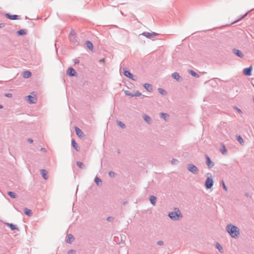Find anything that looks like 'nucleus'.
<instances>
[{"instance_id": "1", "label": "nucleus", "mask_w": 254, "mask_h": 254, "mask_svg": "<svg viewBox=\"0 0 254 254\" xmlns=\"http://www.w3.org/2000/svg\"><path fill=\"white\" fill-rule=\"evenodd\" d=\"M226 231L232 238L234 239L238 238L240 235L239 229L236 226L231 223L226 226Z\"/></svg>"}, {"instance_id": "2", "label": "nucleus", "mask_w": 254, "mask_h": 254, "mask_svg": "<svg viewBox=\"0 0 254 254\" xmlns=\"http://www.w3.org/2000/svg\"><path fill=\"white\" fill-rule=\"evenodd\" d=\"M174 211L170 212L168 213L169 218L173 221H178L183 217V215L178 207H175Z\"/></svg>"}, {"instance_id": "3", "label": "nucleus", "mask_w": 254, "mask_h": 254, "mask_svg": "<svg viewBox=\"0 0 254 254\" xmlns=\"http://www.w3.org/2000/svg\"><path fill=\"white\" fill-rule=\"evenodd\" d=\"M187 169L193 174H197L199 172L198 169L193 164H189L187 165Z\"/></svg>"}, {"instance_id": "4", "label": "nucleus", "mask_w": 254, "mask_h": 254, "mask_svg": "<svg viewBox=\"0 0 254 254\" xmlns=\"http://www.w3.org/2000/svg\"><path fill=\"white\" fill-rule=\"evenodd\" d=\"M213 185V180L211 177H207L205 183V187L207 189H211Z\"/></svg>"}, {"instance_id": "5", "label": "nucleus", "mask_w": 254, "mask_h": 254, "mask_svg": "<svg viewBox=\"0 0 254 254\" xmlns=\"http://www.w3.org/2000/svg\"><path fill=\"white\" fill-rule=\"evenodd\" d=\"M142 35L146 37L148 39H152V38L155 37L156 36L158 35L159 34L155 32L149 33L148 32H144L141 34Z\"/></svg>"}, {"instance_id": "6", "label": "nucleus", "mask_w": 254, "mask_h": 254, "mask_svg": "<svg viewBox=\"0 0 254 254\" xmlns=\"http://www.w3.org/2000/svg\"><path fill=\"white\" fill-rule=\"evenodd\" d=\"M206 158V164L209 168H212L214 166V163L212 162L207 155H205Z\"/></svg>"}, {"instance_id": "7", "label": "nucleus", "mask_w": 254, "mask_h": 254, "mask_svg": "<svg viewBox=\"0 0 254 254\" xmlns=\"http://www.w3.org/2000/svg\"><path fill=\"white\" fill-rule=\"evenodd\" d=\"M67 74L69 76H76L77 75L76 71L73 68L71 67L68 68L67 70Z\"/></svg>"}, {"instance_id": "8", "label": "nucleus", "mask_w": 254, "mask_h": 254, "mask_svg": "<svg viewBox=\"0 0 254 254\" xmlns=\"http://www.w3.org/2000/svg\"><path fill=\"white\" fill-rule=\"evenodd\" d=\"M124 74L128 78L132 79L133 81H136V79L134 78V76L133 75L132 73H131L129 71L127 70H125L124 68Z\"/></svg>"}, {"instance_id": "9", "label": "nucleus", "mask_w": 254, "mask_h": 254, "mask_svg": "<svg viewBox=\"0 0 254 254\" xmlns=\"http://www.w3.org/2000/svg\"><path fill=\"white\" fill-rule=\"evenodd\" d=\"M253 70V67L252 65L249 66V67H247L244 69L243 73L246 76H251L252 75V72Z\"/></svg>"}, {"instance_id": "10", "label": "nucleus", "mask_w": 254, "mask_h": 254, "mask_svg": "<svg viewBox=\"0 0 254 254\" xmlns=\"http://www.w3.org/2000/svg\"><path fill=\"white\" fill-rule=\"evenodd\" d=\"M75 130L76 135L80 138H83L85 136L83 131L77 127H75Z\"/></svg>"}, {"instance_id": "11", "label": "nucleus", "mask_w": 254, "mask_h": 254, "mask_svg": "<svg viewBox=\"0 0 254 254\" xmlns=\"http://www.w3.org/2000/svg\"><path fill=\"white\" fill-rule=\"evenodd\" d=\"M5 16L10 20H17L20 19V17L18 15H11L9 13H6Z\"/></svg>"}, {"instance_id": "12", "label": "nucleus", "mask_w": 254, "mask_h": 254, "mask_svg": "<svg viewBox=\"0 0 254 254\" xmlns=\"http://www.w3.org/2000/svg\"><path fill=\"white\" fill-rule=\"evenodd\" d=\"M26 98L27 102L30 104H34L37 100L36 97L32 96L31 95H28L26 96Z\"/></svg>"}, {"instance_id": "13", "label": "nucleus", "mask_w": 254, "mask_h": 254, "mask_svg": "<svg viewBox=\"0 0 254 254\" xmlns=\"http://www.w3.org/2000/svg\"><path fill=\"white\" fill-rule=\"evenodd\" d=\"M233 53L239 58H243L244 57V54L242 53V52L240 50L238 49H233Z\"/></svg>"}, {"instance_id": "14", "label": "nucleus", "mask_w": 254, "mask_h": 254, "mask_svg": "<svg viewBox=\"0 0 254 254\" xmlns=\"http://www.w3.org/2000/svg\"><path fill=\"white\" fill-rule=\"evenodd\" d=\"M172 76L178 81H181L183 80V78L180 76L179 74L177 72H175L172 73Z\"/></svg>"}, {"instance_id": "15", "label": "nucleus", "mask_w": 254, "mask_h": 254, "mask_svg": "<svg viewBox=\"0 0 254 254\" xmlns=\"http://www.w3.org/2000/svg\"><path fill=\"white\" fill-rule=\"evenodd\" d=\"M6 225L11 229V231H14L15 230H16L18 231H19L18 228L12 223H6Z\"/></svg>"}, {"instance_id": "16", "label": "nucleus", "mask_w": 254, "mask_h": 254, "mask_svg": "<svg viewBox=\"0 0 254 254\" xmlns=\"http://www.w3.org/2000/svg\"><path fill=\"white\" fill-rule=\"evenodd\" d=\"M69 40L70 42L73 43L74 45H77L78 44V41H77V37L76 35L75 36H69Z\"/></svg>"}, {"instance_id": "17", "label": "nucleus", "mask_w": 254, "mask_h": 254, "mask_svg": "<svg viewBox=\"0 0 254 254\" xmlns=\"http://www.w3.org/2000/svg\"><path fill=\"white\" fill-rule=\"evenodd\" d=\"M144 88L148 92H151L153 91L152 86L149 83H145L143 84Z\"/></svg>"}, {"instance_id": "18", "label": "nucleus", "mask_w": 254, "mask_h": 254, "mask_svg": "<svg viewBox=\"0 0 254 254\" xmlns=\"http://www.w3.org/2000/svg\"><path fill=\"white\" fill-rule=\"evenodd\" d=\"M67 238L66 240V242L68 244H71L72 242L74 240V237L71 234H67Z\"/></svg>"}, {"instance_id": "19", "label": "nucleus", "mask_w": 254, "mask_h": 254, "mask_svg": "<svg viewBox=\"0 0 254 254\" xmlns=\"http://www.w3.org/2000/svg\"><path fill=\"white\" fill-rule=\"evenodd\" d=\"M71 145H72V147L77 151H79V148L77 144L76 143L75 140L74 139H72V140H71Z\"/></svg>"}, {"instance_id": "20", "label": "nucleus", "mask_w": 254, "mask_h": 254, "mask_svg": "<svg viewBox=\"0 0 254 254\" xmlns=\"http://www.w3.org/2000/svg\"><path fill=\"white\" fill-rule=\"evenodd\" d=\"M85 45L86 47L90 50L92 51L93 49V45L92 42H91L89 41H85Z\"/></svg>"}, {"instance_id": "21", "label": "nucleus", "mask_w": 254, "mask_h": 254, "mask_svg": "<svg viewBox=\"0 0 254 254\" xmlns=\"http://www.w3.org/2000/svg\"><path fill=\"white\" fill-rule=\"evenodd\" d=\"M156 197L154 195H150L149 196V200L152 204L154 205L156 202Z\"/></svg>"}, {"instance_id": "22", "label": "nucleus", "mask_w": 254, "mask_h": 254, "mask_svg": "<svg viewBox=\"0 0 254 254\" xmlns=\"http://www.w3.org/2000/svg\"><path fill=\"white\" fill-rule=\"evenodd\" d=\"M220 151L222 154H225L227 152V149L223 143H221V148L220 149Z\"/></svg>"}, {"instance_id": "23", "label": "nucleus", "mask_w": 254, "mask_h": 254, "mask_svg": "<svg viewBox=\"0 0 254 254\" xmlns=\"http://www.w3.org/2000/svg\"><path fill=\"white\" fill-rule=\"evenodd\" d=\"M41 174L42 175V177L44 178L45 180H47L48 179V176H47V172L46 170L45 169H41Z\"/></svg>"}, {"instance_id": "24", "label": "nucleus", "mask_w": 254, "mask_h": 254, "mask_svg": "<svg viewBox=\"0 0 254 254\" xmlns=\"http://www.w3.org/2000/svg\"><path fill=\"white\" fill-rule=\"evenodd\" d=\"M27 30L26 29H20L17 32V34L19 36L24 35L27 34Z\"/></svg>"}, {"instance_id": "25", "label": "nucleus", "mask_w": 254, "mask_h": 254, "mask_svg": "<svg viewBox=\"0 0 254 254\" xmlns=\"http://www.w3.org/2000/svg\"><path fill=\"white\" fill-rule=\"evenodd\" d=\"M215 247L221 253H224V250L222 247L220 245V244L219 243L217 242L216 243Z\"/></svg>"}, {"instance_id": "26", "label": "nucleus", "mask_w": 254, "mask_h": 254, "mask_svg": "<svg viewBox=\"0 0 254 254\" xmlns=\"http://www.w3.org/2000/svg\"><path fill=\"white\" fill-rule=\"evenodd\" d=\"M24 212L25 214H26V215H27L28 216H31L32 215V211L30 209H28L27 208H25L24 209Z\"/></svg>"}, {"instance_id": "27", "label": "nucleus", "mask_w": 254, "mask_h": 254, "mask_svg": "<svg viewBox=\"0 0 254 254\" xmlns=\"http://www.w3.org/2000/svg\"><path fill=\"white\" fill-rule=\"evenodd\" d=\"M31 74V72L29 71H25L23 72V76L25 78L30 77Z\"/></svg>"}, {"instance_id": "28", "label": "nucleus", "mask_w": 254, "mask_h": 254, "mask_svg": "<svg viewBox=\"0 0 254 254\" xmlns=\"http://www.w3.org/2000/svg\"><path fill=\"white\" fill-rule=\"evenodd\" d=\"M94 182L96 184V185L98 186H101L102 183V180L98 178V177H96L94 179Z\"/></svg>"}, {"instance_id": "29", "label": "nucleus", "mask_w": 254, "mask_h": 254, "mask_svg": "<svg viewBox=\"0 0 254 254\" xmlns=\"http://www.w3.org/2000/svg\"><path fill=\"white\" fill-rule=\"evenodd\" d=\"M143 119L147 123H148V124L151 123V119L149 116H148L146 115H143Z\"/></svg>"}, {"instance_id": "30", "label": "nucleus", "mask_w": 254, "mask_h": 254, "mask_svg": "<svg viewBox=\"0 0 254 254\" xmlns=\"http://www.w3.org/2000/svg\"><path fill=\"white\" fill-rule=\"evenodd\" d=\"M77 166L81 169H85V165L81 162L80 161H77L76 162Z\"/></svg>"}, {"instance_id": "31", "label": "nucleus", "mask_w": 254, "mask_h": 254, "mask_svg": "<svg viewBox=\"0 0 254 254\" xmlns=\"http://www.w3.org/2000/svg\"><path fill=\"white\" fill-rule=\"evenodd\" d=\"M158 91L162 95L165 96V95H167V91L165 90H164L161 88H159L158 89Z\"/></svg>"}, {"instance_id": "32", "label": "nucleus", "mask_w": 254, "mask_h": 254, "mask_svg": "<svg viewBox=\"0 0 254 254\" xmlns=\"http://www.w3.org/2000/svg\"><path fill=\"white\" fill-rule=\"evenodd\" d=\"M160 115L161 118L163 119L164 120L166 121V118L169 117V115L167 113H160Z\"/></svg>"}, {"instance_id": "33", "label": "nucleus", "mask_w": 254, "mask_h": 254, "mask_svg": "<svg viewBox=\"0 0 254 254\" xmlns=\"http://www.w3.org/2000/svg\"><path fill=\"white\" fill-rule=\"evenodd\" d=\"M7 194L12 198H15L17 197V195L12 191H8Z\"/></svg>"}, {"instance_id": "34", "label": "nucleus", "mask_w": 254, "mask_h": 254, "mask_svg": "<svg viewBox=\"0 0 254 254\" xmlns=\"http://www.w3.org/2000/svg\"><path fill=\"white\" fill-rule=\"evenodd\" d=\"M117 124L120 127H121L122 128H125L126 127V125L121 121L117 120Z\"/></svg>"}, {"instance_id": "35", "label": "nucleus", "mask_w": 254, "mask_h": 254, "mask_svg": "<svg viewBox=\"0 0 254 254\" xmlns=\"http://www.w3.org/2000/svg\"><path fill=\"white\" fill-rule=\"evenodd\" d=\"M189 72L192 76H193L194 77H199V75L196 72H195L194 71H193L192 70H190Z\"/></svg>"}, {"instance_id": "36", "label": "nucleus", "mask_w": 254, "mask_h": 254, "mask_svg": "<svg viewBox=\"0 0 254 254\" xmlns=\"http://www.w3.org/2000/svg\"><path fill=\"white\" fill-rule=\"evenodd\" d=\"M237 139L238 142L241 144H242L244 143L243 139L241 135H237Z\"/></svg>"}, {"instance_id": "37", "label": "nucleus", "mask_w": 254, "mask_h": 254, "mask_svg": "<svg viewBox=\"0 0 254 254\" xmlns=\"http://www.w3.org/2000/svg\"><path fill=\"white\" fill-rule=\"evenodd\" d=\"M140 95H141V93L139 91H136L132 94V97H138Z\"/></svg>"}, {"instance_id": "38", "label": "nucleus", "mask_w": 254, "mask_h": 254, "mask_svg": "<svg viewBox=\"0 0 254 254\" xmlns=\"http://www.w3.org/2000/svg\"><path fill=\"white\" fill-rule=\"evenodd\" d=\"M125 93L126 95H127V96H129L130 97H132V93H131L130 91H128V90H126L125 91Z\"/></svg>"}, {"instance_id": "39", "label": "nucleus", "mask_w": 254, "mask_h": 254, "mask_svg": "<svg viewBox=\"0 0 254 254\" xmlns=\"http://www.w3.org/2000/svg\"><path fill=\"white\" fill-rule=\"evenodd\" d=\"M109 175L110 177H114L116 175V174L113 172V171H109Z\"/></svg>"}, {"instance_id": "40", "label": "nucleus", "mask_w": 254, "mask_h": 254, "mask_svg": "<svg viewBox=\"0 0 254 254\" xmlns=\"http://www.w3.org/2000/svg\"><path fill=\"white\" fill-rule=\"evenodd\" d=\"M178 162H179V161L177 159H173L171 161V163L173 165L176 164Z\"/></svg>"}, {"instance_id": "41", "label": "nucleus", "mask_w": 254, "mask_h": 254, "mask_svg": "<svg viewBox=\"0 0 254 254\" xmlns=\"http://www.w3.org/2000/svg\"><path fill=\"white\" fill-rule=\"evenodd\" d=\"M114 220V218L112 216H109L107 218V220L109 222H112Z\"/></svg>"}, {"instance_id": "42", "label": "nucleus", "mask_w": 254, "mask_h": 254, "mask_svg": "<svg viewBox=\"0 0 254 254\" xmlns=\"http://www.w3.org/2000/svg\"><path fill=\"white\" fill-rule=\"evenodd\" d=\"M75 35H76L75 33L74 32L73 29H71V32L69 35V37L72 36H75Z\"/></svg>"}, {"instance_id": "43", "label": "nucleus", "mask_w": 254, "mask_h": 254, "mask_svg": "<svg viewBox=\"0 0 254 254\" xmlns=\"http://www.w3.org/2000/svg\"><path fill=\"white\" fill-rule=\"evenodd\" d=\"M76 251L74 250H70L67 252L68 254H75Z\"/></svg>"}, {"instance_id": "44", "label": "nucleus", "mask_w": 254, "mask_h": 254, "mask_svg": "<svg viewBox=\"0 0 254 254\" xmlns=\"http://www.w3.org/2000/svg\"><path fill=\"white\" fill-rule=\"evenodd\" d=\"M222 185H223V188L224 189V190H227V187L226 186L224 182L223 181H222Z\"/></svg>"}, {"instance_id": "45", "label": "nucleus", "mask_w": 254, "mask_h": 254, "mask_svg": "<svg viewBox=\"0 0 254 254\" xmlns=\"http://www.w3.org/2000/svg\"><path fill=\"white\" fill-rule=\"evenodd\" d=\"M4 96H5V97H7L11 98V97H12V94H11V93H5V94H4Z\"/></svg>"}, {"instance_id": "46", "label": "nucleus", "mask_w": 254, "mask_h": 254, "mask_svg": "<svg viewBox=\"0 0 254 254\" xmlns=\"http://www.w3.org/2000/svg\"><path fill=\"white\" fill-rule=\"evenodd\" d=\"M157 244L159 246H162L164 244V242L162 241H159L157 242Z\"/></svg>"}, {"instance_id": "47", "label": "nucleus", "mask_w": 254, "mask_h": 254, "mask_svg": "<svg viewBox=\"0 0 254 254\" xmlns=\"http://www.w3.org/2000/svg\"><path fill=\"white\" fill-rule=\"evenodd\" d=\"M235 109L239 113H242V111L237 107H235Z\"/></svg>"}, {"instance_id": "48", "label": "nucleus", "mask_w": 254, "mask_h": 254, "mask_svg": "<svg viewBox=\"0 0 254 254\" xmlns=\"http://www.w3.org/2000/svg\"><path fill=\"white\" fill-rule=\"evenodd\" d=\"M74 64H78L79 63V61L78 59H74L73 60Z\"/></svg>"}, {"instance_id": "49", "label": "nucleus", "mask_w": 254, "mask_h": 254, "mask_svg": "<svg viewBox=\"0 0 254 254\" xmlns=\"http://www.w3.org/2000/svg\"><path fill=\"white\" fill-rule=\"evenodd\" d=\"M5 26V23H0V28H2Z\"/></svg>"}, {"instance_id": "50", "label": "nucleus", "mask_w": 254, "mask_h": 254, "mask_svg": "<svg viewBox=\"0 0 254 254\" xmlns=\"http://www.w3.org/2000/svg\"><path fill=\"white\" fill-rule=\"evenodd\" d=\"M28 142H29L30 143H33V140L31 138H28V140H27Z\"/></svg>"}, {"instance_id": "51", "label": "nucleus", "mask_w": 254, "mask_h": 254, "mask_svg": "<svg viewBox=\"0 0 254 254\" xmlns=\"http://www.w3.org/2000/svg\"><path fill=\"white\" fill-rule=\"evenodd\" d=\"M245 195L247 197H251L250 195V193L249 192H246L245 193Z\"/></svg>"}, {"instance_id": "52", "label": "nucleus", "mask_w": 254, "mask_h": 254, "mask_svg": "<svg viewBox=\"0 0 254 254\" xmlns=\"http://www.w3.org/2000/svg\"><path fill=\"white\" fill-rule=\"evenodd\" d=\"M122 203H123V204L124 205H126V204H127L128 203V201H125L123 202Z\"/></svg>"}, {"instance_id": "53", "label": "nucleus", "mask_w": 254, "mask_h": 254, "mask_svg": "<svg viewBox=\"0 0 254 254\" xmlns=\"http://www.w3.org/2000/svg\"><path fill=\"white\" fill-rule=\"evenodd\" d=\"M104 61H105L104 59H101V60H100L99 61V62H100V63H104Z\"/></svg>"}, {"instance_id": "54", "label": "nucleus", "mask_w": 254, "mask_h": 254, "mask_svg": "<svg viewBox=\"0 0 254 254\" xmlns=\"http://www.w3.org/2000/svg\"><path fill=\"white\" fill-rule=\"evenodd\" d=\"M41 150L44 152H46V150L45 148H41Z\"/></svg>"}, {"instance_id": "55", "label": "nucleus", "mask_w": 254, "mask_h": 254, "mask_svg": "<svg viewBox=\"0 0 254 254\" xmlns=\"http://www.w3.org/2000/svg\"><path fill=\"white\" fill-rule=\"evenodd\" d=\"M247 14H248V13H246L240 19H242L244 18L247 15Z\"/></svg>"}, {"instance_id": "56", "label": "nucleus", "mask_w": 254, "mask_h": 254, "mask_svg": "<svg viewBox=\"0 0 254 254\" xmlns=\"http://www.w3.org/2000/svg\"><path fill=\"white\" fill-rule=\"evenodd\" d=\"M239 20H240V19L237 20H236V21H235L233 22L232 24H234V23H235L237 22L238 21H239Z\"/></svg>"}, {"instance_id": "57", "label": "nucleus", "mask_w": 254, "mask_h": 254, "mask_svg": "<svg viewBox=\"0 0 254 254\" xmlns=\"http://www.w3.org/2000/svg\"><path fill=\"white\" fill-rule=\"evenodd\" d=\"M117 153H118V154H120L121 152H120V150L119 149H118L117 150Z\"/></svg>"}, {"instance_id": "58", "label": "nucleus", "mask_w": 254, "mask_h": 254, "mask_svg": "<svg viewBox=\"0 0 254 254\" xmlns=\"http://www.w3.org/2000/svg\"><path fill=\"white\" fill-rule=\"evenodd\" d=\"M3 108V106L0 104V109H2Z\"/></svg>"}, {"instance_id": "59", "label": "nucleus", "mask_w": 254, "mask_h": 254, "mask_svg": "<svg viewBox=\"0 0 254 254\" xmlns=\"http://www.w3.org/2000/svg\"><path fill=\"white\" fill-rule=\"evenodd\" d=\"M210 175V173H207V175Z\"/></svg>"}, {"instance_id": "60", "label": "nucleus", "mask_w": 254, "mask_h": 254, "mask_svg": "<svg viewBox=\"0 0 254 254\" xmlns=\"http://www.w3.org/2000/svg\"><path fill=\"white\" fill-rule=\"evenodd\" d=\"M253 101L254 102V97H253Z\"/></svg>"}]
</instances>
